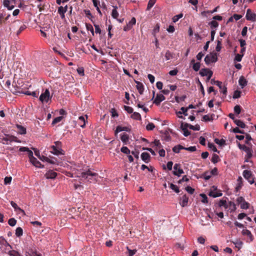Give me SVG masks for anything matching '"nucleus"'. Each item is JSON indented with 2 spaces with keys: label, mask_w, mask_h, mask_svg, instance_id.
Listing matches in <instances>:
<instances>
[{
  "label": "nucleus",
  "mask_w": 256,
  "mask_h": 256,
  "mask_svg": "<svg viewBox=\"0 0 256 256\" xmlns=\"http://www.w3.org/2000/svg\"><path fill=\"white\" fill-rule=\"evenodd\" d=\"M237 203L240 204L242 209H248L249 208L250 204L246 202L244 198L242 196L238 197L236 200Z\"/></svg>",
  "instance_id": "4"
},
{
  "label": "nucleus",
  "mask_w": 256,
  "mask_h": 256,
  "mask_svg": "<svg viewBox=\"0 0 256 256\" xmlns=\"http://www.w3.org/2000/svg\"><path fill=\"white\" fill-rule=\"evenodd\" d=\"M184 148H185L182 146L178 144L172 148V150L175 153H178L181 150H184Z\"/></svg>",
  "instance_id": "24"
},
{
  "label": "nucleus",
  "mask_w": 256,
  "mask_h": 256,
  "mask_svg": "<svg viewBox=\"0 0 256 256\" xmlns=\"http://www.w3.org/2000/svg\"><path fill=\"white\" fill-rule=\"evenodd\" d=\"M217 60V54L216 53H211L210 54H208L204 58V62L206 64H209L212 62H215Z\"/></svg>",
  "instance_id": "2"
},
{
  "label": "nucleus",
  "mask_w": 256,
  "mask_h": 256,
  "mask_svg": "<svg viewBox=\"0 0 256 256\" xmlns=\"http://www.w3.org/2000/svg\"><path fill=\"white\" fill-rule=\"evenodd\" d=\"M86 28L88 30L92 32V36H94V28L92 24H86Z\"/></svg>",
  "instance_id": "49"
},
{
  "label": "nucleus",
  "mask_w": 256,
  "mask_h": 256,
  "mask_svg": "<svg viewBox=\"0 0 256 256\" xmlns=\"http://www.w3.org/2000/svg\"><path fill=\"white\" fill-rule=\"evenodd\" d=\"M210 70L206 68H203L200 72V74L202 76H206L208 75V74Z\"/></svg>",
  "instance_id": "40"
},
{
  "label": "nucleus",
  "mask_w": 256,
  "mask_h": 256,
  "mask_svg": "<svg viewBox=\"0 0 256 256\" xmlns=\"http://www.w3.org/2000/svg\"><path fill=\"white\" fill-rule=\"evenodd\" d=\"M221 41L220 40H218L217 41V45L216 46V51L217 52H220L221 50Z\"/></svg>",
  "instance_id": "61"
},
{
  "label": "nucleus",
  "mask_w": 256,
  "mask_h": 256,
  "mask_svg": "<svg viewBox=\"0 0 256 256\" xmlns=\"http://www.w3.org/2000/svg\"><path fill=\"white\" fill-rule=\"evenodd\" d=\"M156 0H149L148 6H147V10H150L154 4Z\"/></svg>",
  "instance_id": "39"
},
{
  "label": "nucleus",
  "mask_w": 256,
  "mask_h": 256,
  "mask_svg": "<svg viewBox=\"0 0 256 256\" xmlns=\"http://www.w3.org/2000/svg\"><path fill=\"white\" fill-rule=\"evenodd\" d=\"M26 28V26L25 24H22L20 26L18 30L16 32V34H20Z\"/></svg>",
  "instance_id": "51"
},
{
  "label": "nucleus",
  "mask_w": 256,
  "mask_h": 256,
  "mask_svg": "<svg viewBox=\"0 0 256 256\" xmlns=\"http://www.w3.org/2000/svg\"><path fill=\"white\" fill-rule=\"evenodd\" d=\"M150 155L148 152H142L141 154V158L146 163H148L150 160Z\"/></svg>",
  "instance_id": "14"
},
{
  "label": "nucleus",
  "mask_w": 256,
  "mask_h": 256,
  "mask_svg": "<svg viewBox=\"0 0 256 256\" xmlns=\"http://www.w3.org/2000/svg\"><path fill=\"white\" fill-rule=\"evenodd\" d=\"M15 0H4V5L8 10H11L14 7Z\"/></svg>",
  "instance_id": "8"
},
{
  "label": "nucleus",
  "mask_w": 256,
  "mask_h": 256,
  "mask_svg": "<svg viewBox=\"0 0 256 256\" xmlns=\"http://www.w3.org/2000/svg\"><path fill=\"white\" fill-rule=\"evenodd\" d=\"M155 128L154 124L152 122H149L146 126V129L148 130H152Z\"/></svg>",
  "instance_id": "41"
},
{
  "label": "nucleus",
  "mask_w": 256,
  "mask_h": 256,
  "mask_svg": "<svg viewBox=\"0 0 256 256\" xmlns=\"http://www.w3.org/2000/svg\"><path fill=\"white\" fill-rule=\"evenodd\" d=\"M14 138H0V142L4 144H8L10 142L14 140Z\"/></svg>",
  "instance_id": "16"
},
{
  "label": "nucleus",
  "mask_w": 256,
  "mask_h": 256,
  "mask_svg": "<svg viewBox=\"0 0 256 256\" xmlns=\"http://www.w3.org/2000/svg\"><path fill=\"white\" fill-rule=\"evenodd\" d=\"M210 24L212 28H216L218 26V22H216V20L212 21Z\"/></svg>",
  "instance_id": "55"
},
{
  "label": "nucleus",
  "mask_w": 256,
  "mask_h": 256,
  "mask_svg": "<svg viewBox=\"0 0 256 256\" xmlns=\"http://www.w3.org/2000/svg\"><path fill=\"white\" fill-rule=\"evenodd\" d=\"M238 82L240 86H241L242 88L246 85L247 82L246 80L243 78L241 77L239 79Z\"/></svg>",
  "instance_id": "34"
},
{
  "label": "nucleus",
  "mask_w": 256,
  "mask_h": 256,
  "mask_svg": "<svg viewBox=\"0 0 256 256\" xmlns=\"http://www.w3.org/2000/svg\"><path fill=\"white\" fill-rule=\"evenodd\" d=\"M214 142L220 146L226 144V141L224 139L219 140L218 138H215Z\"/></svg>",
  "instance_id": "33"
},
{
  "label": "nucleus",
  "mask_w": 256,
  "mask_h": 256,
  "mask_svg": "<svg viewBox=\"0 0 256 256\" xmlns=\"http://www.w3.org/2000/svg\"><path fill=\"white\" fill-rule=\"evenodd\" d=\"M194 62V60H192L191 62L192 63H193L192 68L194 71L198 72L200 68V64L199 62Z\"/></svg>",
  "instance_id": "21"
},
{
  "label": "nucleus",
  "mask_w": 256,
  "mask_h": 256,
  "mask_svg": "<svg viewBox=\"0 0 256 256\" xmlns=\"http://www.w3.org/2000/svg\"><path fill=\"white\" fill-rule=\"evenodd\" d=\"M12 178L10 176H6L4 178V182L5 184H10L11 182Z\"/></svg>",
  "instance_id": "59"
},
{
  "label": "nucleus",
  "mask_w": 256,
  "mask_h": 256,
  "mask_svg": "<svg viewBox=\"0 0 256 256\" xmlns=\"http://www.w3.org/2000/svg\"><path fill=\"white\" fill-rule=\"evenodd\" d=\"M78 124L82 128L85 126L86 121L84 116H80L78 118Z\"/></svg>",
  "instance_id": "23"
},
{
  "label": "nucleus",
  "mask_w": 256,
  "mask_h": 256,
  "mask_svg": "<svg viewBox=\"0 0 256 256\" xmlns=\"http://www.w3.org/2000/svg\"><path fill=\"white\" fill-rule=\"evenodd\" d=\"M11 206L14 208L16 210H18L19 212L22 213V214L24 215L25 214L23 210L21 209L20 208H19L16 204L13 201L10 202Z\"/></svg>",
  "instance_id": "17"
},
{
  "label": "nucleus",
  "mask_w": 256,
  "mask_h": 256,
  "mask_svg": "<svg viewBox=\"0 0 256 256\" xmlns=\"http://www.w3.org/2000/svg\"><path fill=\"white\" fill-rule=\"evenodd\" d=\"M16 127L18 129V132L20 134H24L26 133V128L20 124H16Z\"/></svg>",
  "instance_id": "18"
},
{
  "label": "nucleus",
  "mask_w": 256,
  "mask_h": 256,
  "mask_svg": "<svg viewBox=\"0 0 256 256\" xmlns=\"http://www.w3.org/2000/svg\"><path fill=\"white\" fill-rule=\"evenodd\" d=\"M56 175L57 174L56 172L52 170H49L46 174L45 176L48 179H53L56 177Z\"/></svg>",
  "instance_id": "13"
},
{
  "label": "nucleus",
  "mask_w": 256,
  "mask_h": 256,
  "mask_svg": "<svg viewBox=\"0 0 256 256\" xmlns=\"http://www.w3.org/2000/svg\"><path fill=\"white\" fill-rule=\"evenodd\" d=\"M181 111L178 112H176V114L178 115V117L181 118H183V116H180V114H184V116H188L187 113V109H186L184 107H182L180 108Z\"/></svg>",
  "instance_id": "19"
},
{
  "label": "nucleus",
  "mask_w": 256,
  "mask_h": 256,
  "mask_svg": "<svg viewBox=\"0 0 256 256\" xmlns=\"http://www.w3.org/2000/svg\"><path fill=\"white\" fill-rule=\"evenodd\" d=\"M211 84H216L218 86L220 89L222 88V82L218 80H211Z\"/></svg>",
  "instance_id": "37"
},
{
  "label": "nucleus",
  "mask_w": 256,
  "mask_h": 256,
  "mask_svg": "<svg viewBox=\"0 0 256 256\" xmlns=\"http://www.w3.org/2000/svg\"><path fill=\"white\" fill-rule=\"evenodd\" d=\"M243 54H236L235 56L234 60L236 62H240L242 59V57L243 56Z\"/></svg>",
  "instance_id": "57"
},
{
  "label": "nucleus",
  "mask_w": 256,
  "mask_h": 256,
  "mask_svg": "<svg viewBox=\"0 0 256 256\" xmlns=\"http://www.w3.org/2000/svg\"><path fill=\"white\" fill-rule=\"evenodd\" d=\"M246 18L247 20L252 22L256 21V14L252 12L250 9L247 10Z\"/></svg>",
  "instance_id": "5"
},
{
  "label": "nucleus",
  "mask_w": 256,
  "mask_h": 256,
  "mask_svg": "<svg viewBox=\"0 0 256 256\" xmlns=\"http://www.w3.org/2000/svg\"><path fill=\"white\" fill-rule=\"evenodd\" d=\"M172 54L168 50L166 51L165 54V58L166 60H170L172 58Z\"/></svg>",
  "instance_id": "42"
},
{
  "label": "nucleus",
  "mask_w": 256,
  "mask_h": 256,
  "mask_svg": "<svg viewBox=\"0 0 256 256\" xmlns=\"http://www.w3.org/2000/svg\"><path fill=\"white\" fill-rule=\"evenodd\" d=\"M189 128V124L182 122L180 124V128L183 132V134L185 136H188L190 133L188 130V128Z\"/></svg>",
  "instance_id": "6"
},
{
  "label": "nucleus",
  "mask_w": 256,
  "mask_h": 256,
  "mask_svg": "<svg viewBox=\"0 0 256 256\" xmlns=\"http://www.w3.org/2000/svg\"><path fill=\"white\" fill-rule=\"evenodd\" d=\"M240 111H241V109H240V106L236 105L234 106V112L236 114H239L240 112Z\"/></svg>",
  "instance_id": "53"
},
{
  "label": "nucleus",
  "mask_w": 256,
  "mask_h": 256,
  "mask_svg": "<svg viewBox=\"0 0 256 256\" xmlns=\"http://www.w3.org/2000/svg\"><path fill=\"white\" fill-rule=\"evenodd\" d=\"M218 206L220 207L224 206L226 208H228V204H227L226 201V200H220L218 203Z\"/></svg>",
  "instance_id": "30"
},
{
  "label": "nucleus",
  "mask_w": 256,
  "mask_h": 256,
  "mask_svg": "<svg viewBox=\"0 0 256 256\" xmlns=\"http://www.w3.org/2000/svg\"><path fill=\"white\" fill-rule=\"evenodd\" d=\"M189 128L194 130H199L200 129V126L199 125L192 126L189 124Z\"/></svg>",
  "instance_id": "52"
},
{
  "label": "nucleus",
  "mask_w": 256,
  "mask_h": 256,
  "mask_svg": "<svg viewBox=\"0 0 256 256\" xmlns=\"http://www.w3.org/2000/svg\"><path fill=\"white\" fill-rule=\"evenodd\" d=\"M219 160L218 156L216 154H214L212 158V162L214 164H216L218 162Z\"/></svg>",
  "instance_id": "46"
},
{
  "label": "nucleus",
  "mask_w": 256,
  "mask_h": 256,
  "mask_svg": "<svg viewBox=\"0 0 256 256\" xmlns=\"http://www.w3.org/2000/svg\"><path fill=\"white\" fill-rule=\"evenodd\" d=\"M131 118L133 119L136 120H141V116L140 114L137 112H134L131 116Z\"/></svg>",
  "instance_id": "31"
},
{
  "label": "nucleus",
  "mask_w": 256,
  "mask_h": 256,
  "mask_svg": "<svg viewBox=\"0 0 256 256\" xmlns=\"http://www.w3.org/2000/svg\"><path fill=\"white\" fill-rule=\"evenodd\" d=\"M136 88L138 89L139 93L140 94H142L144 90V85L142 83L136 81Z\"/></svg>",
  "instance_id": "20"
},
{
  "label": "nucleus",
  "mask_w": 256,
  "mask_h": 256,
  "mask_svg": "<svg viewBox=\"0 0 256 256\" xmlns=\"http://www.w3.org/2000/svg\"><path fill=\"white\" fill-rule=\"evenodd\" d=\"M183 16L182 14H180L178 15L174 16L172 18V21L174 22H176L178 20Z\"/></svg>",
  "instance_id": "44"
},
{
  "label": "nucleus",
  "mask_w": 256,
  "mask_h": 256,
  "mask_svg": "<svg viewBox=\"0 0 256 256\" xmlns=\"http://www.w3.org/2000/svg\"><path fill=\"white\" fill-rule=\"evenodd\" d=\"M242 174L244 177L247 180L250 179V178L252 176V172L248 170H244Z\"/></svg>",
  "instance_id": "22"
},
{
  "label": "nucleus",
  "mask_w": 256,
  "mask_h": 256,
  "mask_svg": "<svg viewBox=\"0 0 256 256\" xmlns=\"http://www.w3.org/2000/svg\"><path fill=\"white\" fill-rule=\"evenodd\" d=\"M174 171L173 174L175 176H180L184 172V170L180 168V165L178 164H176L174 167Z\"/></svg>",
  "instance_id": "7"
},
{
  "label": "nucleus",
  "mask_w": 256,
  "mask_h": 256,
  "mask_svg": "<svg viewBox=\"0 0 256 256\" xmlns=\"http://www.w3.org/2000/svg\"><path fill=\"white\" fill-rule=\"evenodd\" d=\"M170 188L176 193H178L180 192L178 188L173 184H170Z\"/></svg>",
  "instance_id": "48"
},
{
  "label": "nucleus",
  "mask_w": 256,
  "mask_h": 256,
  "mask_svg": "<svg viewBox=\"0 0 256 256\" xmlns=\"http://www.w3.org/2000/svg\"><path fill=\"white\" fill-rule=\"evenodd\" d=\"M9 253L10 256H21L18 252L15 250L10 251Z\"/></svg>",
  "instance_id": "63"
},
{
  "label": "nucleus",
  "mask_w": 256,
  "mask_h": 256,
  "mask_svg": "<svg viewBox=\"0 0 256 256\" xmlns=\"http://www.w3.org/2000/svg\"><path fill=\"white\" fill-rule=\"evenodd\" d=\"M208 146L209 148L212 149V150L214 151V152H218V150L216 147V146L214 145V144H213L212 143H210L209 142L208 144Z\"/></svg>",
  "instance_id": "58"
},
{
  "label": "nucleus",
  "mask_w": 256,
  "mask_h": 256,
  "mask_svg": "<svg viewBox=\"0 0 256 256\" xmlns=\"http://www.w3.org/2000/svg\"><path fill=\"white\" fill-rule=\"evenodd\" d=\"M200 196L202 198V202L206 204L208 202V198L205 194H200Z\"/></svg>",
  "instance_id": "54"
},
{
  "label": "nucleus",
  "mask_w": 256,
  "mask_h": 256,
  "mask_svg": "<svg viewBox=\"0 0 256 256\" xmlns=\"http://www.w3.org/2000/svg\"><path fill=\"white\" fill-rule=\"evenodd\" d=\"M22 234H23L22 229L20 227L18 228L16 230V235L17 236L20 237V236H22Z\"/></svg>",
  "instance_id": "36"
},
{
  "label": "nucleus",
  "mask_w": 256,
  "mask_h": 256,
  "mask_svg": "<svg viewBox=\"0 0 256 256\" xmlns=\"http://www.w3.org/2000/svg\"><path fill=\"white\" fill-rule=\"evenodd\" d=\"M68 10V6L66 5L64 7L60 6L58 8V13L59 14H63L66 13Z\"/></svg>",
  "instance_id": "29"
},
{
  "label": "nucleus",
  "mask_w": 256,
  "mask_h": 256,
  "mask_svg": "<svg viewBox=\"0 0 256 256\" xmlns=\"http://www.w3.org/2000/svg\"><path fill=\"white\" fill-rule=\"evenodd\" d=\"M16 220L14 218H11L9 219L8 221V224L10 226H14L16 225Z\"/></svg>",
  "instance_id": "47"
},
{
  "label": "nucleus",
  "mask_w": 256,
  "mask_h": 256,
  "mask_svg": "<svg viewBox=\"0 0 256 256\" xmlns=\"http://www.w3.org/2000/svg\"><path fill=\"white\" fill-rule=\"evenodd\" d=\"M62 118H63V117L62 116H58V117L56 118L53 120L52 124V125L56 124L60 122L62 120Z\"/></svg>",
  "instance_id": "43"
},
{
  "label": "nucleus",
  "mask_w": 256,
  "mask_h": 256,
  "mask_svg": "<svg viewBox=\"0 0 256 256\" xmlns=\"http://www.w3.org/2000/svg\"><path fill=\"white\" fill-rule=\"evenodd\" d=\"M119 16V14L116 10H112V16L114 18L117 19Z\"/></svg>",
  "instance_id": "50"
},
{
  "label": "nucleus",
  "mask_w": 256,
  "mask_h": 256,
  "mask_svg": "<svg viewBox=\"0 0 256 256\" xmlns=\"http://www.w3.org/2000/svg\"><path fill=\"white\" fill-rule=\"evenodd\" d=\"M73 169L75 170L76 172L74 174H70V176L72 177L84 178L90 182H92L96 180L98 174L96 172H93L89 170L86 172L82 171V168H74Z\"/></svg>",
  "instance_id": "1"
},
{
  "label": "nucleus",
  "mask_w": 256,
  "mask_h": 256,
  "mask_svg": "<svg viewBox=\"0 0 256 256\" xmlns=\"http://www.w3.org/2000/svg\"><path fill=\"white\" fill-rule=\"evenodd\" d=\"M30 162L36 168H40L43 167L42 166L41 163L34 157L32 158V159L30 160Z\"/></svg>",
  "instance_id": "15"
},
{
  "label": "nucleus",
  "mask_w": 256,
  "mask_h": 256,
  "mask_svg": "<svg viewBox=\"0 0 256 256\" xmlns=\"http://www.w3.org/2000/svg\"><path fill=\"white\" fill-rule=\"evenodd\" d=\"M26 256H41L40 254H38L36 252H32L30 253L26 252Z\"/></svg>",
  "instance_id": "64"
},
{
  "label": "nucleus",
  "mask_w": 256,
  "mask_h": 256,
  "mask_svg": "<svg viewBox=\"0 0 256 256\" xmlns=\"http://www.w3.org/2000/svg\"><path fill=\"white\" fill-rule=\"evenodd\" d=\"M92 2H93V4L94 5V6L96 8V10L98 11V12L100 14V15H102V14L100 12V8H98V3H97V2H96V0H92Z\"/></svg>",
  "instance_id": "56"
},
{
  "label": "nucleus",
  "mask_w": 256,
  "mask_h": 256,
  "mask_svg": "<svg viewBox=\"0 0 256 256\" xmlns=\"http://www.w3.org/2000/svg\"><path fill=\"white\" fill-rule=\"evenodd\" d=\"M129 128L128 127L126 126H118L116 130V132L118 133L122 131H128Z\"/></svg>",
  "instance_id": "27"
},
{
  "label": "nucleus",
  "mask_w": 256,
  "mask_h": 256,
  "mask_svg": "<svg viewBox=\"0 0 256 256\" xmlns=\"http://www.w3.org/2000/svg\"><path fill=\"white\" fill-rule=\"evenodd\" d=\"M50 99V93L48 89L46 90L44 92H42L39 98V100L42 103H47Z\"/></svg>",
  "instance_id": "3"
},
{
  "label": "nucleus",
  "mask_w": 256,
  "mask_h": 256,
  "mask_svg": "<svg viewBox=\"0 0 256 256\" xmlns=\"http://www.w3.org/2000/svg\"><path fill=\"white\" fill-rule=\"evenodd\" d=\"M136 23V19L134 18H132L124 28V30L125 32L130 30Z\"/></svg>",
  "instance_id": "10"
},
{
  "label": "nucleus",
  "mask_w": 256,
  "mask_h": 256,
  "mask_svg": "<svg viewBox=\"0 0 256 256\" xmlns=\"http://www.w3.org/2000/svg\"><path fill=\"white\" fill-rule=\"evenodd\" d=\"M124 110L129 114L133 112V108L129 106H124Z\"/></svg>",
  "instance_id": "62"
},
{
  "label": "nucleus",
  "mask_w": 256,
  "mask_h": 256,
  "mask_svg": "<svg viewBox=\"0 0 256 256\" xmlns=\"http://www.w3.org/2000/svg\"><path fill=\"white\" fill-rule=\"evenodd\" d=\"M50 148L52 149V150L50 151V152L53 154H54L57 156L60 154H64V153L63 152V150L62 149V148H58L56 146H52Z\"/></svg>",
  "instance_id": "9"
},
{
  "label": "nucleus",
  "mask_w": 256,
  "mask_h": 256,
  "mask_svg": "<svg viewBox=\"0 0 256 256\" xmlns=\"http://www.w3.org/2000/svg\"><path fill=\"white\" fill-rule=\"evenodd\" d=\"M165 99L164 96L162 94H158L154 102L157 106H158L160 103L164 100Z\"/></svg>",
  "instance_id": "11"
},
{
  "label": "nucleus",
  "mask_w": 256,
  "mask_h": 256,
  "mask_svg": "<svg viewBox=\"0 0 256 256\" xmlns=\"http://www.w3.org/2000/svg\"><path fill=\"white\" fill-rule=\"evenodd\" d=\"M127 250L128 252V256H132L136 253L137 251L136 250H130L128 247H127Z\"/></svg>",
  "instance_id": "60"
},
{
  "label": "nucleus",
  "mask_w": 256,
  "mask_h": 256,
  "mask_svg": "<svg viewBox=\"0 0 256 256\" xmlns=\"http://www.w3.org/2000/svg\"><path fill=\"white\" fill-rule=\"evenodd\" d=\"M234 122L236 125L241 128H244L246 127V124L244 123L240 120L236 119V120H234Z\"/></svg>",
  "instance_id": "28"
},
{
  "label": "nucleus",
  "mask_w": 256,
  "mask_h": 256,
  "mask_svg": "<svg viewBox=\"0 0 256 256\" xmlns=\"http://www.w3.org/2000/svg\"><path fill=\"white\" fill-rule=\"evenodd\" d=\"M120 151L126 155H128L131 153L130 150L126 146H122L120 148Z\"/></svg>",
  "instance_id": "35"
},
{
  "label": "nucleus",
  "mask_w": 256,
  "mask_h": 256,
  "mask_svg": "<svg viewBox=\"0 0 256 256\" xmlns=\"http://www.w3.org/2000/svg\"><path fill=\"white\" fill-rule=\"evenodd\" d=\"M232 242L235 245L236 247L238 248V249L241 248L242 244V242L238 240H236L234 241H233Z\"/></svg>",
  "instance_id": "32"
},
{
  "label": "nucleus",
  "mask_w": 256,
  "mask_h": 256,
  "mask_svg": "<svg viewBox=\"0 0 256 256\" xmlns=\"http://www.w3.org/2000/svg\"><path fill=\"white\" fill-rule=\"evenodd\" d=\"M227 204H228V208L229 210H230L231 212H234L236 209V205L234 202H229L228 203H227Z\"/></svg>",
  "instance_id": "25"
},
{
  "label": "nucleus",
  "mask_w": 256,
  "mask_h": 256,
  "mask_svg": "<svg viewBox=\"0 0 256 256\" xmlns=\"http://www.w3.org/2000/svg\"><path fill=\"white\" fill-rule=\"evenodd\" d=\"M222 194L220 192H214L211 190L209 193V196L213 198H217L222 196Z\"/></svg>",
  "instance_id": "26"
},
{
  "label": "nucleus",
  "mask_w": 256,
  "mask_h": 256,
  "mask_svg": "<svg viewBox=\"0 0 256 256\" xmlns=\"http://www.w3.org/2000/svg\"><path fill=\"white\" fill-rule=\"evenodd\" d=\"M128 136L127 134H124L122 135L120 139L122 142L126 144L128 140Z\"/></svg>",
  "instance_id": "38"
},
{
  "label": "nucleus",
  "mask_w": 256,
  "mask_h": 256,
  "mask_svg": "<svg viewBox=\"0 0 256 256\" xmlns=\"http://www.w3.org/2000/svg\"><path fill=\"white\" fill-rule=\"evenodd\" d=\"M188 200V198L185 194L182 196L180 198V204L182 206L184 207L187 206Z\"/></svg>",
  "instance_id": "12"
},
{
  "label": "nucleus",
  "mask_w": 256,
  "mask_h": 256,
  "mask_svg": "<svg viewBox=\"0 0 256 256\" xmlns=\"http://www.w3.org/2000/svg\"><path fill=\"white\" fill-rule=\"evenodd\" d=\"M242 234L244 236H247L250 238L252 236L251 232L248 230H243L242 231Z\"/></svg>",
  "instance_id": "45"
}]
</instances>
